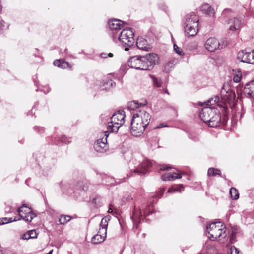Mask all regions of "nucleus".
<instances>
[{"label": "nucleus", "mask_w": 254, "mask_h": 254, "mask_svg": "<svg viewBox=\"0 0 254 254\" xmlns=\"http://www.w3.org/2000/svg\"><path fill=\"white\" fill-rule=\"evenodd\" d=\"M242 78V73L240 70H238L237 72L234 75L233 80L235 83L240 82Z\"/></svg>", "instance_id": "34"}, {"label": "nucleus", "mask_w": 254, "mask_h": 254, "mask_svg": "<svg viewBox=\"0 0 254 254\" xmlns=\"http://www.w3.org/2000/svg\"><path fill=\"white\" fill-rule=\"evenodd\" d=\"M105 182L107 185H113L115 183L116 181L114 179L111 177H106L105 178Z\"/></svg>", "instance_id": "37"}, {"label": "nucleus", "mask_w": 254, "mask_h": 254, "mask_svg": "<svg viewBox=\"0 0 254 254\" xmlns=\"http://www.w3.org/2000/svg\"><path fill=\"white\" fill-rule=\"evenodd\" d=\"M104 84L107 85V86L105 87L106 88L113 87L115 85V82L113 81L112 80H108Z\"/></svg>", "instance_id": "40"}, {"label": "nucleus", "mask_w": 254, "mask_h": 254, "mask_svg": "<svg viewBox=\"0 0 254 254\" xmlns=\"http://www.w3.org/2000/svg\"><path fill=\"white\" fill-rule=\"evenodd\" d=\"M108 226L107 220L105 218L101 219L100 228L98 233L95 235L91 239L93 244H98L103 242L106 237L107 228Z\"/></svg>", "instance_id": "6"}, {"label": "nucleus", "mask_w": 254, "mask_h": 254, "mask_svg": "<svg viewBox=\"0 0 254 254\" xmlns=\"http://www.w3.org/2000/svg\"><path fill=\"white\" fill-rule=\"evenodd\" d=\"M237 58L240 61L251 64H254V50L252 52L242 50L238 52Z\"/></svg>", "instance_id": "12"}, {"label": "nucleus", "mask_w": 254, "mask_h": 254, "mask_svg": "<svg viewBox=\"0 0 254 254\" xmlns=\"http://www.w3.org/2000/svg\"><path fill=\"white\" fill-rule=\"evenodd\" d=\"M123 22L118 19H114L109 22V26L111 31V34L113 38V33L116 32L118 34L120 30L123 28Z\"/></svg>", "instance_id": "17"}, {"label": "nucleus", "mask_w": 254, "mask_h": 254, "mask_svg": "<svg viewBox=\"0 0 254 254\" xmlns=\"http://www.w3.org/2000/svg\"><path fill=\"white\" fill-rule=\"evenodd\" d=\"M30 235H29V233L28 232H27L26 233L24 234L22 236V239L23 240H29L30 239H31L30 238Z\"/></svg>", "instance_id": "44"}, {"label": "nucleus", "mask_w": 254, "mask_h": 254, "mask_svg": "<svg viewBox=\"0 0 254 254\" xmlns=\"http://www.w3.org/2000/svg\"><path fill=\"white\" fill-rule=\"evenodd\" d=\"M207 174L208 176H214L216 175H221L220 171L214 168H210L208 170Z\"/></svg>", "instance_id": "29"}, {"label": "nucleus", "mask_w": 254, "mask_h": 254, "mask_svg": "<svg viewBox=\"0 0 254 254\" xmlns=\"http://www.w3.org/2000/svg\"><path fill=\"white\" fill-rule=\"evenodd\" d=\"M184 190V187L182 185H179L175 187H173L169 188L168 190V193L181 192Z\"/></svg>", "instance_id": "28"}, {"label": "nucleus", "mask_w": 254, "mask_h": 254, "mask_svg": "<svg viewBox=\"0 0 254 254\" xmlns=\"http://www.w3.org/2000/svg\"><path fill=\"white\" fill-rule=\"evenodd\" d=\"M151 78L152 79L153 85L156 87H162V82L160 79H158L156 78L153 76H151Z\"/></svg>", "instance_id": "33"}, {"label": "nucleus", "mask_w": 254, "mask_h": 254, "mask_svg": "<svg viewBox=\"0 0 254 254\" xmlns=\"http://www.w3.org/2000/svg\"><path fill=\"white\" fill-rule=\"evenodd\" d=\"M125 113L123 111H119L111 117V122L108 123V129L111 132L117 131L119 127L124 123Z\"/></svg>", "instance_id": "5"}, {"label": "nucleus", "mask_w": 254, "mask_h": 254, "mask_svg": "<svg viewBox=\"0 0 254 254\" xmlns=\"http://www.w3.org/2000/svg\"><path fill=\"white\" fill-rule=\"evenodd\" d=\"M108 135L109 133L107 131L104 132V136H106V137L99 139L95 143L94 147L97 152L103 153L107 151L108 148L107 143V138Z\"/></svg>", "instance_id": "13"}, {"label": "nucleus", "mask_w": 254, "mask_h": 254, "mask_svg": "<svg viewBox=\"0 0 254 254\" xmlns=\"http://www.w3.org/2000/svg\"><path fill=\"white\" fill-rule=\"evenodd\" d=\"M215 108L206 107L202 109L199 114L200 118L205 123H207L211 120V117L214 114Z\"/></svg>", "instance_id": "15"}, {"label": "nucleus", "mask_w": 254, "mask_h": 254, "mask_svg": "<svg viewBox=\"0 0 254 254\" xmlns=\"http://www.w3.org/2000/svg\"><path fill=\"white\" fill-rule=\"evenodd\" d=\"M221 121V116L220 111L217 109H215L214 114L211 117V120L207 123L209 127H217Z\"/></svg>", "instance_id": "19"}, {"label": "nucleus", "mask_w": 254, "mask_h": 254, "mask_svg": "<svg viewBox=\"0 0 254 254\" xmlns=\"http://www.w3.org/2000/svg\"><path fill=\"white\" fill-rule=\"evenodd\" d=\"M62 141H63V142H65V140H64V138H62Z\"/></svg>", "instance_id": "55"}, {"label": "nucleus", "mask_w": 254, "mask_h": 254, "mask_svg": "<svg viewBox=\"0 0 254 254\" xmlns=\"http://www.w3.org/2000/svg\"><path fill=\"white\" fill-rule=\"evenodd\" d=\"M83 190H87V187H86V186H84L82 188Z\"/></svg>", "instance_id": "49"}, {"label": "nucleus", "mask_w": 254, "mask_h": 254, "mask_svg": "<svg viewBox=\"0 0 254 254\" xmlns=\"http://www.w3.org/2000/svg\"><path fill=\"white\" fill-rule=\"evenodd\" d=\"M230 194L231 197L234 200H237L239 197V194L238 190L235 188L232 187L230 190Z\"/></svg>", "instance_id": "30"}, {"label": "nucleus", "mask_w": 254, "mask_h": 254, "mask_svg": "<svg viewBox=\"0 0 254 254\" xmlns=\"http://www.w3.org/2000/svg\"><path fill=\"white\" fill-rule=\"evenodd\" d=\"M177 63V61L175 59H173L168 62L164 66V71L165 72H169L170 70L174 67Z\"/></svg>", "instance_id": "27"}, {"label": "nucleus", "mask_w": 254, "mask_h": 254, "mask_svg": "<svg viewBox=\"0 0 254 254\" xmlns=\"http://www.w3.org/2000/svg\"><path fill=\"white\" fill-rule=\"evenodd\" d=\"M147 102L145 101L144 103H139L138 101H133L128 103L127 108L130 110H134L139 107L144 106L146 104Z\"/></svg>", "instance_id": "24"}, {"label": "nucleus", "mask_w": 254, "mask_h": 254, "mask_svg": "<svg viewBox=\"0 0 254 254\" xmlns=\"http://www.w3.org/2000/svg\"><path fill=\"white\" fill-rule=\"evenodd\" d=\"M165 127H166V125H164V124H160L159 125L156 127V128H160Z\"/></svg>", "instance_id": "47"}, {"label": "nucleus", "mask_w": 254, "mask_h": 254, "mask_svg": "<svg viewBox=\"0 0 254 254\" xmlns=\"http://www.w3.org/2000/svg\"><path fill=\"white\" fill-rule=\"evenodd\" d=\"M147 125H145L135 118L132 117L131 123V133L134 136H140L144 131Z\"/></svg>", "instance_id": "9"}, {"label": "nucleus", "mask_w": 254, "mask_h": 254, "mask_svg": "<svg viewBox=\"0 0 254 254\" xmlns=\"http://www.w3.org/2000/svg\"><path fill=\"white\" fill-rule=\"evenodd\" d=\"M198 25H184L185 32L188 36H194L196 35L198 32Z\"/></svg>", "instance_id": "23"}, {"label": "nucleus", "mask_w": 254, "mask_h": 254, "mask_svg": "<svg viewBox=\"0 0 254 254\" xmlns=\"http://www.w3.org/2000/svg\"><path fill=\"white\" fill-rule=\"evenodd\" d=\"M19 220L20 219H16V218H15L14 219H12V218H2L0 219V225L7 224L9 222H14Z\"/></svg>", "instance_id": "32"}, {"label": "nucleus", "mask_w": 254, "mask_h": 254, "mask_svg": "<svg viewBox=\"0 0 254 254\" xmlns=\"http://www.w3.org/2000/svg\"><path fill=\"white\" fill-rule=\"evenodd\" d=\"M208 237L211 240H217L224 242L227 240L228 232L225 225L221 222L211 223L206 227Z\"/></svg>", "instance_id": "2"}, {"label": "nucleus", "mask_w": 254, "mask_h": 254, "mask_svg": "<svg viewBox=\"0 0 254 254\" xmlns=\"http://www.w3.org/2000/svg\"><path fill=\"white\" fill-rule=\"evenodd\" d=\"M244 93L247 97L254 99V80L248 83L245 85Z\"/></svg>", "instance_id": "22"}, {"label": "nucleus", "mask_w": 254, "mask_h": 254, "mask_svg": "<svg viewBox=\"0 0 254 254\" xmlns=\"http://www.w3.org/2000/svg\"><path fill=\"white\" fill-rule=\"evenodd\" d=\"M0 254H2L1 247L0 246Z\"/></svg>", "instance_id": "52"}, {"label": "nucleus", "mask_w": 254, "mask_h": 254, "mask_svg": "<svg viewBox=\"0 0 254 254\" xmlns=\"http://www.w3.org/2000/svg\"><path fill=\"white\" fill-rule=\"evenodd\" d=\"M52 252H53V250H51L49 253H48L47 254H52Z\"/></svg>", "instance_id": "53"}, {"label": "nucleus", "mask_w": 254, "mask_h": 254, "mask_svg": "<svg viewBox=\"0 0 254 254\" xmlns=\"http://www.w3.org/2000/svg\"><path fill=\"white\" fill-rule=\"evenodd\" d=\"M174 51L180 56H183L184 55V53L183 52L182 49L179 47L176 44H174Z\"/></svg>", "instance_id": "36"}, {"label": "nucleus", "mask_w": 254, "mask_h": 254, "mask_svg": "<svg viewBox=\"0 0 254 254\" xmlns=\"http://www.w3.org/2000/svg\"><path fill=\"white\" fill-rule=\"evenodd\" d=\"M133 117L135 118L136 119L144 123L145 125H148L150 120V116L149 114L144 110H139L133 114Z\"/></svg>", "instance_id": "14"}, {"label": "nucleus", "mask_w": 254, "mask_h": 254, "mask_svg": "<svg viewBox=\"0 0 254 254\" xmlns=\"http://www.w3.org/2000/svg\"><path fill=\"white\" fill-rule=\"evenodd\" d=\"M67 52V49H65V52Z\"/></svg>", "instance_id": "56"}, {"label": "nucleus", "mask_w": 254, "mask_h": 254, "mask_svg": "<svg viewBox=\"0 0 254 254\" xmlns=\"http://www.w3.org/2000/svg\"><path fill=\"white\" fill-rule=\"evenodd\" d=\"M169 168H171V167L170 166H169L168 167H165V166H163L162 168H161L160 170H167Z\"/></svg>", "instance_id": "48"}, {"label": "nucleus", "mask_w": 254, "mask_h": 254, "mask_svg": "<svg viewBox=\"0 0 254 254\" xmlns=\"http://www.w3.org/2000/svg\"><path fill=\"white\" fill-rule=\"evenodd\" d=\"M221 95L222 100L225 103L224 108L227 109L228 108L227 104L230 107L234 104L235 101V93L233 91L230 89L229 87H228V89L223 87L221 91Z\"/></svg>", "instance_id": "8"}, {"label": "nucleus", "mask_w": 254, "mask_h": 254, "mask_svg": "<svg viewBox=\"0 0 254 254\" xmlns=\"http://www.w3.org/2000/svg\"><path fill=\"white\" fill-rule=\"evenodd\" d=\"M134 162L132 160L129 164L131 173L130 176L134 174L144 175L149 171L152 165V163L148 160H145L141 163Z\"/></svg>", "instance_id": "4"}, {"label": "nucleus", "mask_w": 254, "mask_h": 254, "mask_svg": "<svg viewBox=\"0 0 254 254\" xmlns=\"http://www.w3.org/2000/svg\"><path fill=\"white\" fill-rule=\"evenodd\" d=\"M198 47L197 43L196 42H191L189 43L187 46V49L190 51H192L195 49H197Z\"/></svg>", "instance_id": "35"}, {"label": "nucleus", "mask_w": 254, "mask_h": 254, "mask_svg": "<svg viewBox=\"0 0 254 254\" xmlns=\"http://www.w3.org/2000/svg\"><path fill=\"white\" fill-rule=\"evenodd\" d=\"M100 56L103 58H106L107 56L112 57L113 56V54L112 53H109L108 54L105 53H102L100 54Z\"/></svg>", "instance_id": "43"}, {"label": "nucleus", "mask_w": 254, "mask_h": 254, "mask_svg": "<svg viewBox=\"0 0 254 254\" xmlns=\"http://www.w3.org/2000/svg\"><path fill=\"white\" fill-rule=\"evenodd\" d=\"M71 219V217L68 215H61L59 219V222L60 224H64L67 222L69 221Z\"/></svg>", "instance_id": "31"}, {"label": "nucleus", "mask_w": 254, "mask_h": 254, "mask_svg": "<svg viewBox=\"0 0 254 254\" xmlns=\"http://www.w3.org/2000/svg\"><path fill=\"white\" fill-rule=\"evenodd\" d=\"M113 40L114 41L118 40L120 42L124 44V46H127L125 47V50L127 51L129 50L128 47H130L133 45L134 43V33L131 28H126L123 29L118 34L117 32L113 33Z\"/></svg>", "instance_id": "3"}, {"label": "nucleus", "mask_w": 254, "mask_h": 254, "mask_svg": "<svg viewBox=\"0 0 254 254\" xmlns=\"http://www.w3.org/2000/svg\"><path fill=\"white\" fill-rule=\"evenodd\" d=\"M152 207L147 205L145 207L142 206L141 208H136L134 207L133 211V214L131 219L134 224L140 223V220L142 217V213H143L145 216L149 215L152 213Z\"/></svg>", "instance_id": "7"}, {"label": "nucleus", "mask_w": 254, "mask_h": 254, "mask_svg": "<svg viewBox=\"0 0 254 254\" xmlns=\"http://www.w3.org/2000/svg\"><path fill=\"white\" fill-rule=\"evenodd\" d=\"M235 234V232H232V233H231V237H230V241L231 243L233 242V241H234V235Z\"/></svg>", "instance_id": "46"}, {"label": "nucleus", "mask_w": 254, "mask_h": 254, "mask_svg": "<svg viewBox=\"0 0 254 254\" xmlns=\"http://www.w3.org/2000/svg\"><path fill=\"white\" fill-rule=\"evenodd\" d=\"M28 232L29 233V235L31 236V239H35L37 237V233H36V231L35 230H31L28 231Z\"/></svg>", "instance_id": "41"}, {"label": "nucleus", "mask_w": 254, "mask_h": 254, "mask_svg": "<svg viewBox=\"0 0 254 254\" xmlns=\"http://www.w3.org/2000/svg\"><path fill=\"white\" fill-rule=\"evenodd\" d=\"M205 48L210 52H214L222 48L218 40L215 37L208 38L204 44Z\"/></svg>", "instance_id": "11"}, {"label": "nucleus", "mask_w": 254, "mask_h": 254, "mask_svg": "<svg viewBox=\"0 0 254 254\" xmlns=\"http://www.w3.org/2000/svg\"><path fill=\"white\" fill-rule=\"evenodd\" d=\"M199 19L197 15L191 12L186 15L185 18L184 25H198Z\"/></svg>", "instance_id": "18"}, {"label": "nucleus", "mask_w": 254, "mask_h": 254, "mask_svg": "<svg viewBox=\"0 0 254 254\" xmlns=\"http://www.w3.org/2000/svg\"><path fill=\"white\" fill-rule=\"evenodd\" d=\"M108 212H109V213H111V212H112V210L111 208H109V210H108Z\"/></svg>", "instance_id": "54"}, {"label": "nucleus", "mask_w": 254, "mask_h": 254, "mask_svg": "<svg viewBox=\"0 0 254 254\" xmlns=\"http://www.w3.org/2000/svg\"><path fill=\"white\" fill-rule=\"evenodd\" d=\"M230 254H240V252L238 249H237L235 247L233 246L231 247L230 249Z\"/></svg>", "instance_id": "42"}, {"label": "nucleus", "mask_w": 254, "mask_h": 254, "mask_svg": "<svg viewBox=\"0 0 254 254\" xmlns=\"http://www.w3.org/2000/svg\"><path fill=\"white\" fill-rule=\"evenodd\" d=\"M201 11L204 13L213 16L215 14L214 9L208 4H204L201 7Z\"/></svg>", "instance_id": "26"}, {"label": "nucleus", "mask_w": 254, "mask_h": 254, "mask_svg": "<svg viewBox=\"0 0 254 254\" xmlns=\"http://www.w3.org/2000/svg\"><path fill=\"white\" fill-rule=\"evenodd\" d=\"M132 199V198L131 197H129L128 196L127 198V201H129L130 200Z\"/></svg>", "instance_id": "50"}, {"label": "nucleus", "mask_w": 254, "mask_h": 254, "mask_svg": "<svg viewBox=\"0 0 254 254\" xmlns=\"http://www.w3.org/2000/svg\"><path fill=\"white\" fill-rule=\"evenodd\" d=\"M158 57L155 53H150L143 56H133L128 61V65L132 68L138 70H150L153 68Z\"/></svg>", "instance_id": "1"}, {"label": "nucleus", "mask_w": 254, "mask_h": 254, "mask_svg": "<svg viewBox=\"0 0 254 254\" xmlns=\"http://www.w3.org/2000/svg\"><path fill=\"white\" fill-rule=\"evenodd\" d=\"M164 92H165V93H166V94H167L168 95H169V92H168V90H167V89H166L164 90Z\"/></svg>", "instance_id": "51"}, {"label": "nucleus", "mask_w": 254, "mask_h": 254, "mask_svg": "<svg viewBox=\"0 0 254 254\" xmlns=\"http://www.w3.org/2000/svg\"><path fill=\"white\" fill-rule=\"evenodd\" d=\"M17 212L21 218L26 222H31L36 217L32 209L26 206L25 204H23L21 207H19L17 210Z\"/></svg>", "instance_id": "10"}, {"label": "nucleus", "mask_w": 254, "mask_h": 254, "mask_svg": "<svg viewBox=\"0 0 254 254\" xmlns=\"http://www.w3.org/2000/svg\"><path fill=\"white\" fill-rule=\"evenodd\" d=\"M136 46L138 49L144 51H148L151 48L150 45L147 40L142 37L137 39Z\"/></svg>", "instance_id": "21"}, {"label": "nucleus", "mask_w": 254, "mask_h": 254, "mask_svg": "<svg viewBox=\"0 0 254 254\" xmlns=\"http://www.w3.org/2000/svg\"><path fill=\"white\" fill-rule=\"evenodd\" d=\"M227 23L229 25L228 30L234 31L239 30L242 27L243 21L238 18H233L229 19Z\"/></svg>", "instance_id": "16"}, {"label": "nucleus", "mask_w": 254, "mask_h": 254, "mask_svg": "<svg viewBox=\"0 0 254 254\" xmlns=\"http://www.w3.org/2000/svg\"><path fill=\"white\" fill-rule=\"evenodd\" d=\"M5 27V22L4 21L0 18V29H3V28Z\"/></svg>", "instance_id": "45"}, {"label": "nucleus", "mask_w": 254, "mask_h": 254, "mask_svg": "<svg viewBox=\"0 0 254 254\" xmlns=\"http://www.w3.org/2000/svg\"><path fill=\"white\" fill-rule=\"evenodd\" d=\"M219 100V98L218 96H215L214 99L212 98L207 101V105H212L214 103L218 102Z\"/></svg>", "instance_id": "39"}, {"label": "nucleus", "mask_w": 254, "mask_h": 254, "mask_svg": "<svg viewBox=\"0 0 254 254\" xmlns=\"http://www.w3.org/2000/svg\"><path fill=\"white\" fill-rule=\"evenodd\" d=\"M53 64L55 66L64 69L67 67H69L70 68L71 67V66L69 65V64L68 62L61 60H55Z\"/></svg>", "instance_id": "25"}, {"label": "nucleus", "mask_w": 254, "mask_h": 254, "mask_svg": "<svg viewBox=\"0 0 254 254\" xmlns=\"http://www.w3.org/2000/svg\"><path fill=\"white\" fill-rule=\"evenodd\" d=\"M182 175L181 172L166 173L161 176V179L164 181H173L176 179L181 178Z\"/></svg>", "instance_id": "20"}, {"label": "nucleus", "mask_w": 254, "mask_h": 254, "mask_svg": "<svg viewBox=\"0 0 254 254\" xmlns=\"http://www.w3.org/2000/svg\"><path fill=\"white\" fill-rule=\"evenodd\" d=\"M232 14V11L230 9L226 8L223 11L222 15L226 18L229 16H231Z\"/></svg>", "instance_id": "38"}]
</instances>
